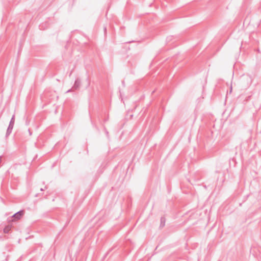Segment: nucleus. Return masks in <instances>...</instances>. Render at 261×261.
Wrapping results in <instances>:
<instances>
[{
	"label": "nucleus",
	"instance_id": "4",
	"mask_svg": "<svg viewBox=\"0 0 261 261\" xmlns=\"http://www.w3.org/2000/svg\"><path fill=\"white\" fill-rule=\"evenodd\" d=\"M161 225H162V227L165 226V217H161Z\"/></svg>",
	"mask_w": 261,
	"mask_h": 261
},
{
	"label": "nucleus",
	"instance_id": "7",
	"mask_svg": "<svg viewBox=\"0 0 261 261\" xmlns=\"http://www.w3.org/2000/svg\"><path fill=\"white\" fill-rule=\"evenodd\" d=\"M40 190H41V191H43V189H42V188H41V189H40Z\"/></svg>",
	"mask_w": 261,
	"mask_h": 261
},
{
	"label": "nucleus",
	"instance_id": "1",
	"mask_svg": "<svg viewBox=\"0 0 261 261\" xmlns=\"http://www.w3.org/2000/svg\"><path fill=\"white\" fill-rule=\"evenodd\" d=\"M14 122H15V116L14 115L12 116L11 118V119L10 120V122L9 123V126L7 128V132H6V137H8L10 135V134L12 132V130L13 129L14 125Z\"/></svg>",
	"mask_w": 261,
	"mask_h": 261
},
{
	"label": "nucleus",
	"instance_id": "6",
	"mask_svg": "<svg viewBox=\"0 0 261 261\" xmlns=\"http://www.w3.org/2000/svg\"><path fill=\"white\" fill-rule=\"evenodd\" d=\"M71 91V89H69V90H68L67 91V92H70Z\"/></svg>",
	"mask_w": 261,
	"mask_h": 261
},
{
	"label": "nucleus",
	"instance_id": "2",
	"mask_svg": "<svg viewBox=\"0 0 261 261\" xmlns=\"http://www.w3.org/2000/svg\"><path fill=\"white\" fill-rule=\"evenodd\" d=\"M24 212L23 210H21L15 214H14L12 217L15 220H19L22 217V216L24 215Z\"/></svg>",
	"mask_w": 261,
	"mask_h": 261
},
{
	"label": "nucleus",
	"instance_id": "5",
	"mask_svg": "<svg viewBox=\"0 0 261 261\" xmlns=\"http://www.w3.org/2000/svg\"><path fill=\"white\" fill-rule=\"evenodd\" d=\"M10 228L9 226H7L4 229V232L5 233H8Z\"/></svg>",
	"mask_w": 261,
	"mask_h": 261
},
{
	"label": "nucleus",
	"instance_id": "3",
	"mask_svg": "<svg viewBox=\"0 0 261 261\" xmlns=\"http://www.w3.org/2000/svg\"><path fill=\"white\" fill-rule=\"evenodd\" d=\"M81 86V81L79 79H76L75 81L74 84L72 87V89L76 90L80 88Z\"/></svg>",
	"mask_w": 261,
	"mask_h": 261
}]
</instances>
